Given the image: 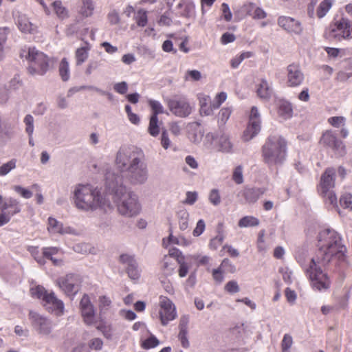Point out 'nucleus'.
I'll list each match as a JSON object with an SVG mask.
<instances>
[{
  "mask_svg": "<svg viewBox=\"0 0 352 352\" xmlns=\"http://www.w3.org/2000/svg\"><path fill=\"white\" fill-rule=\"evenodd\" d=\"M117 173L109 169L105 173V179L112 174L114 183L118 181L124 185L127 182L133 186L143 185L148 179L149 173L143 151L131 146H122L118 150L115 157Z\"/></svg>",
  "mask_w": 352,
  "mask_h": 352,
  "instance_id": "1",
  "label": "nucleus"
},
{
  "mask_svg": "<svg viewBox=\"0 0 352 352\" xmlns=\"http://www.w3.org/2000/svg\"><path fill=\"white\" fill-rule=\"evenodd\" d=\"M113 176L112 174L109 175L104 185L107 192L113 196L119 214L126 217L138 216L142 210L138 195L128 190L120 181L114 183Z\"/></svg>",
  "mask_w": 352,
  "mask_h": 352,
  "instance_id": "2",
  "label": "nucleus"
},
{
  "mask_svg": "<svg viewBox=\"0 0 352 352\" xmlns=\"http://www.w3.org/2000/svg\"><path fill=\"white\" fill-rule=\"evenodd\" d=\"M318 250L313 257L327 265L331 260H344L346 248L342 244L340 234L335 230L325 228L318 236Z\"/></svg>",
  "mask_w": 352,
  "mask_h": 352,
  "instance_id": "3",
  "label": "nucleus"
},
{
  "mask_svg": "<svg viewBox=\"0 0 352 352\" xmlns=\"http://www.w3.org/2000/svg\"><path fill=\"white\" fill-rule=\"evenodd\" d=\"M74 204L84 212H93L98 209L105 212L111 209L109 199L101 189L91 184H78L73 192Z\"/></svg>",
  "mask_w": 352,
  "mask_h": 352,
  "instance_id": "4",
  "label": "nucleus"
},
{
  "mask_svg": "<svg viewBox=\"0 0 352 352\" xmlns=\"http://www.w3.org/2000/svg\"><path fill=\"white\" fill-rule=\"evenodd\" d=\"M296 259L309 277L314 289L323 292L330 287V278L321 269L325 265H322V262L316 258H306L301 255H297Z\"/></svg>",
  "mask_w": 352,
  "mask_h": 352,
  "instance_id": "5",
  "label": "nucleus"
},
{
  "mask_svg": "<svg viewBox=\"0 0 352 352\" xmlns=\"http://www.w3.org/2000/svg\"><path fill=\"white\" fill-rule=\"evenodd\" d=\"M287 156V142L280 135H273L267 138L262 147V157L269 166L282 164Z\"/></svg>",
  "mask_w": 352,
  "mask_h": 352,
  "instance_id": "6",
  "label": "nucleus"
},
{
  "mask_svg": "<svg viewBox=\"0 0 352 352\" xmlns=\"http://www.w3.org/2000/svg\"><path fill=\"white\" fill-rule=\"evenodd\" d=\"M32 297L41 300L42 305L49 313L61 316L65 313V305L53 291H48L41 285H36L30 289Z\"/></svg>",
  "mask_w": 352,
  "mask_h": 352,
  "instance_id": "7",
  "label": "nucleus"
},
{
  "mask_svg": "<svg viewBox=\"0 0 352 352\" xmlns=\"http://www.w3.org/2000/svg\"><path fill=\"white\" fill-rule=\"evenodd\" d=\"M336 170L328 168L322 175L318 186V192L323 197L327 204L333 208L338 207L337 197L333 191L335 187Z\"/></svg>",
  "mask_w": 352,
  "mask_h": 352,
  "instance_id": "8",
  "label": "nucleus"
},
{
  "mask_svg": "<svg viewBox=\"0 0 352 352\" xmlns=\"http://www.w3.org/2000/svg\"><path fill=\"white\" fill-rule=\"evenodd\" d=\"M29 61L28 71L32 75H43L47 70V57L34 47H29L28 52L21 54Z\"/></svg>",
  "mask_w": 352,
  "mask_h": 352,
  "instance_id": "9",
  "label": "nucleus"
},
{
  "mask_svg": "<svg viewBox=\"0 0 352 352\" xmlns=\"http://www.w3.org/2000/svg\"><path fill=\"white\" fill-rule=\"evenodd\" d=\"M326 34L329 38L337 41L351 40L352 39V23L348 18L341 17L329 25Z\"/></svg>",
  "mask_w": 352,
  "mask_h": 352,
  "instance_id": "10",
  "label": "nucleus"
},
{
  "mask_svg": "<svg viewBox=\"0 0 352 352\" xmlns=\"http://www.w3.org/2000/svg\"><path fill=\"white\" fill-rule=\"evenodd\" d=\"M56 283L65 295L74 296L79 290L80 278L78 274L70 273L58 278Z\"/></svg>",
  "mask_w": 352,
  "mask_h": 352,
  "instance_id": "11",
  "label": "nucleus"
},
{
  "mask_svg": "<svg viewBox=\"0 0 352 352\" xmlns=\"http://www.w3.org/2000/svg\"><path fill=\"white\" fill-rule=\"evenodd\" d=\"M159 305V316L161 324L163 326H166L170 321L177 318L176 307L172 300L164 296H160Z\"/></svg>",
  "mask_w": 352,
  "mask_h": 352,
  "instance_id": "12",
  "label": "nucleus"
},
{
  "mask_svg": "<svg viewBox=\"0 0 352 352\" xmlns=\"http://www.w3.org/2000/svg\"><path fill=\"white\" fill-rule=\"evenodd\" d=\"M166 103L170 111L179 118L188 117L193 110V107L186 98L168 99Z\"/></svg>",
  "mask_w": 352,
  "mask_h": 352,
  "instance_id": "13",
  "label": "nucleus"
},
{
  "mask_svg": "<svg viewBox=\"0 0 352 352\" xmlns=\"http://www.w3.org/2000/svg\"><path fill=\"white\" fill-rule=\"evenodd\" d=\"M261 114L256 107L251 108L249 115L248 125L243 134V139L249 141L255 137L261 130Z\"/></svg>",
  "mask_w": 352,
  "mask_h": 352,
  "instance_id": "14",
  "label": "nucleus"
},
{
  "mask_svg": "<svg viewBox=\"0 0 352 352\" xmlns=\"http://www.w3.org/2000/svg\"><path fill=\"white\" fill-rule=\"evenodd\" d=\"M29 318L33 327L42 335H49L52 330V320L47 317L38 314V312L30 311Z\"/></svg>",
  "mask_w": 352,
  "mask_h": 352,
  "instance_id": "15",
  "label": "nucleus"
},
{
  "mask_svg": "<svg viewBox=\"0 0 352 352\" xmlns=\"http://www.w3.org/2000/svg\"><path fill=\"white\" fill-rule=\"evenodd\" d=\"M277 23L282 29L287 33L300 35L303 32V27L301 22L294 18L287 16H280L278 18Z\"/></svg>",
  "mask_w": 352,
  "mask_h": 352,
  "instance_id": "16",
  "label": "nucleus"
},
{
  "mask_svg": "<svg viewBox=\"0 0 352 352\" xmlns=\"http://www.w3.org/2000/svg\"><path fill=\"white\" fill-rule=\"evenodd\" d=\"M80 310L84 322L92 325L96 322L95 309L88 295L84 294L80 302Z\"/></svg>",
  "mask_w": 352,
  "mask_h": 352,
  "instance_id": "17",
  "label": "nucleus"
},
{
  "mask_svg": "<svg viewBox=\"0 0 352 352\" xmlns=\"http://www.w3.org/2000/svg\"><path fill=\"white\" fill-rule=\"evenodd\" d=\"M287 85L289 87H296L301 85L305 80V76L297 64H290L287 67Z\"/></svg>",
  "mask_w": 352,
  "mask_h": 352,
  "instance_id": "18",
  "label": "nucleus"
},
{
  "mask_svg": "<svg viewBox=\"0 0 352 352\" xmlns=\"http://www.w3.org/2000/svg\"><path fill=\"white\" fill-rule=\"evenodd\" d=\"M265 188L245 187L239 193L238 197L243 198V203L253 204L265 192Z\"/></svg>",
  "mask_w": 352,
  "mask_h": 352,
  "instance_id": "19",
  "label": "nucleus"
},
{
  "mask_svg": "<svg viewBox=\"0 0 352 352\" xmlns=\"http://www.w3.org/2000/svg\"><path fill=\"white\" fill-rule=\"evenodd\" d=\"M321 142L335 150L340 155L344 153V146L342 142L338 140L336 135L331 131L323 133Z\"/></svg>",
  "mask_w": 352,
  "mask_h": 352,
  "instance_id": "20",
  "label": "nucleus"
},
{
  "mask_svg": "<svg viewBox=\"0 0 352 352\" xmlns=\"http://www.w3.org/2000/svg\"><path fill=\"white\" fill-rule=\"evenodd\" d=\"M0 210L5 212L10 218L21 211L19 202L12 197L3 199L0 195Z\"/></svg>",
  "mask_w": 352,
  "mask_h": 352,
  "instance_id": "21",
  "label": "nucleus"
},
{
  "mask_svg": "<svg viewBox=\"0 0 352 352\" xmlns=\"http://www.w3.org/2000/svg\"><path fill=\"white\" fill-rule=\"evenodd\" d=\"M197 98L199 105V114L201 116H210L213 115L214 111L213 102L208 94L204 93H199Z\"/></svg>",
  "mask_w": 352,
  "mask_h": 352,
  "instance_id": "22",
  "label": "nucleus"
},
{
  "mask_svg": "<svg viewBox=\"0 0 352 352\" xmlns=\"http://www.w3.org/2000/svg\"><path fill=\"white\" fill-rule=\"evenodd\" d=\"M47 230L50 234H75L76 231L69 226H65L63 223L53 217L48 218Z\"/></svg>",
  "mask_w": 352,
  "mask_h": 352,
  "instance_id": "23",
  "label": "nucleus"
},
{
  "mask_svg": "<svg viewBox=\"0 0 352 352\" xmlns=\"http://www.w3.org/2000/svg\"><path fill=\"white\" fill-rule=\"evenodd\" d=\"M187 130L188 137L192 142L198 144L201 142L204 136V131L201 128L199 122H192L188 123Z\"/></svg>",
  "mask_w": 352,
  "mask_h": 352,
  "instance_id": "24",
  "label": "nucleus"
},
{
  "mask_svg": "<svg viewBox=\"0 0 352 352\" xmlns=\"http://www.w3.org/2000/svg\"><path fill=\"white\" fill-rule=\"evenodd\" d=\"M257 96L262 100H267L272 95L270 83L264 78L261 79L256 85Z\"/></svg>",
  "mask_w": 352,
  "mask_h": 352,
  "instance_id": "25",
  "label": "nucleus"
},
{
  "mask_svg": "<svg viewBox=\"0 0 352 352\" xmlns=\"http://www.w3.org/2000/svg\"><path fill=\"white\" fill-rule=\"evenodd\" d=\"M218 151L223 153H232L234 146L229 135L222 134L217 140Z\"/></svg>",
  "mask_w": 352,
  "mask_h": 352,
  "instance_id": "26",
  "label": "nucleus"
},
{
  "mask_svg": "<svg viewBox=\"0 0 352 352\" xmlns=\"http://www.w3.org/2000/svg\"><path fill=\"white\" fill-rule=\"evenodd\" d=\"M277 113L278 116L284 120L292 118L293 116V107L292 103L287 100L279 101Z\"/></svg>",
  "mask_w": 352,
  "mask_h": 352,
  "instance_id": "27",
  "label": "nucleus"
},
{
  "mask_svg": "<svg viewBox=\"0 0 352 352\" xmlns=\"http://www.w3.org/2000/svg\"><path fill=\"white\" fill-rule=\"evenodd\" d=\"M17 26L20 31L23 33L32 34L35 32L36 27L30 22L28 17L24 14L18 16Z\"/></svg>",
  "mask_w": 352,
  "mask_h": 352,
  "instance_id": "28",
  "label": "nucleus"
},
{
  "mask_svg": "<svg viewBox=\"0 0 352 352\" xmlns=\"http://www.w3.org/2000/svg\"><path fill=\"white\" fill-rule=\"evenodd\" d=\"M233 111L232 107H225L221 108L217 115V124L219 128L225 126Z\"/></svg>",
  "mask_w": 352,
  "mask_h": 352,
  "instance_id": "29",
  "label": "nucleus"
},
{
  "mask_svg": "<svg viewBox=\"0 0 352 352\" xmlns=\"http://www.w3.org/2000/svg\"><path fill=\"white\" fill-rule=\"evenodd\" d=\"M95 3L93 0H82L80 14L85 17H90L94 14Z\"/></svg>",
  "mask_w": 352,
  "mask_h": 352,
  "instance_id": "30",
  "label": "nucleus"
},
{
  "mask_svg": "<svg viewBox=\"0 0 352 352\" xmlns=\"http://www.w3.org/2000/svg\"><path fill=\"white\" fill-rule=\"evenodd\" d=\"M74 344L72 339H67L63 343V347L67 352H89V348L84 343L78 344L72 348Z\"/></svg>",
  "mask_w": 352,
  "mask_h": 352,
  "instance_id": "31",
  "label": "nucleus"
},
{
  "mask_svg": "<svg viewBox=\"0 0 352 352\" xmlns=\"http://www.w3.org/2000/svg\"><path fill=\"white\" fill-rule=\"evenodd\" d=\"M13 135L11 124L0 114V138H10Z\"/></svg>",
  "mask_w": 352,
  "mask_h": 352,
  "instance_id": "32",
  "label": "nucleus"
},
{
  "mask_svg": "<svg viewBox=\"0 0 352 352\" xmlns=\"http://www.w3.org/2000/svg\"><path fill=\"white\" fill-rule=\"evenodd\" d=\"M52 6L54 9L55 14L57 17L60 19H65L69 16V12L67 9L63 6V3L60 0L54 1L52 3Z\"/></svg>",
  "mask_w": 352,
  "mask_h": 352,
  "instance_id": "33",
  "label": "nucleus"
},
{
  "mask_svg": "<svg viewBox=\"0 0 352 352\" xmlns=\"http://www.w3.org/2000/svg\"><path fill=\"white\" fill-rule=\"evenodd\" d=\"M59 75L61 79L66 82L70 78L69 64L66 58H63L58 67Z\"/></svg>",
  "mask_w": 352,
  "mask_h": 352,
  "instance_id": "34",
  "label": "nucleus"
},
{
  "mask_svg": "<svg viewBox=\"0 0 352 352\" xmlns=\"http://www.w3.org/2000/svg\"><path fill=\"white\" fill-rule=\"evenodd\" d=\"M89 50L88 45H86L76 50L75 57L77 65H82L87 59Z\"/></svg>",
  "mask_w": 352,
  "mask_h": 352,
  "instance_id": "35",
  "label": "nucleus"
},
{
  "mask_svg": "<svg viewBox=\"0 0 352 352\" xmlns=\"http://www.w3.org/2000/svg\"><path fill=\"white\" fill-rule=\"evenodd\" d=\"M260 223L258 218L254 216H245L241 218L238 223L240 228L256 227Z\"/></svg>",
  "mask_w": 352,
  "mask_h": 352,
  "instance_id": "36",
  "label": "nucleus"
},
{
  "mask_svg": "<svg viewBox=\"0 0 352 352\" xmlns=\"http://www.w3.org/2000/svg\"><path fill=\"white\" fill-rule=\"evenodd\" d=\"M333 0H323L318 6L316 15L318 18L324 17L332 7Z\"/></svg>",
  "mask_w": 352,
  "mask_h": 352,
  "instance_id": "37",
  "label": "nucleus"
},
{
  "mask_svg": "<svg viewBox=\"0 0 352 352\" xmlns=\"http://www.w3.org/2000/svg\"><path fill=\"white\" fill-rule=\"evenodd\" d=\"M189 213L186 209L180 210L177 213L180 230H185L188 228Z\"/></svg>",
  "mask_w": 352,
  "mask_h": 352,
  "instance_id": "38",
  "label": "nucleus"
},
{
  "mask_svg": "<svg viewBox=\"0 0 352 352\" xmlns=\"http://www.w3.org/2000/svg\"><path fill=\"white\" fill-rule=\"evenodd\" d=\"M160 344V340L153 334L144 340L141 339V346L144 349H150L157 346Z\"/></svg>",
  "mask_w": 352,
  "mask_h": 352,
  "instance_id": "39",
  "label": "nucleus"
},
{
  "mask_svg": "<svg viewBox=\"0 0 352 352\" xmlns=\"http://www.w3.org/2000/svg\"><path fill=\"white\" fill-rule=\"evenodd\" d=\"M63 251L58 247H45L43 248V254L45 258L51 259L56 255H63Z\"/></svg>",
  "mask_w": 352,
  "mask_h": 352,
  "instance_id": "40",
  "label": "nucleus"
},
{
  "mask_svg": "<svg viewBox=\"0 0 352 352\" xmlns=\"http://www.w3.org/2000/svg\"><path fill=\"white\" fill-rule=\"evenodd\" d=\"M16 167V160L12 159L0 166V176H6Z\"/></svg>",
  "mask_w": 352,
  "mask_h": 352,
  "instance_id": "41",
  "label": "nucleus"
},
{
  "mask_svg": "<svg viewBox=\"0 0 352 352\" xmlns=\"http://www.w3.org/2000/svg\"><path fill=\"white\" fill-rule=\"evenodd\" d=\"M148 102L152 111L151 116H155L157 117L159 114L164 113V108L160 102L150 99L148 100Z\"/></svg>",
  "mask_w": 352,
  "mask_h": 352,
  "instance_id": "42",
  "label": "nucleus"
},
{
  "mask_svg": "<svg viewBox=\"0 0 352 352\" xmlns=\"http://www.w3.org/2000/svg\"><path fill=\"white\" fill-rule=\"evenodd\" d=\"M148 133L151 135L156 137L160 133V126L158 125V118L155 116H151L148 126Z\"/></svg>",
  "mask_w": 352,
  "mask_h": 352,
  "instance_id": "43",
  "label": "nucleus"
},
{
  "mask_svg": "<svg viewBox=\"0 0 352 352\" xmlns=\"http://www.w3.org/2000/svg\"><path fill=\"white\" fill-rule=\"evenodd\" d=\"M256 5L254 3L248 2L244 3L238 10L237 12L241 16H252L254 10Z\"/></svg>",
  "mask_w": 352,
  "mask_h": 352,
  "instance_id": "44",
  "label": "nucleus"
},
{
  "mask_svg": "<svg viewBox=\"0 0 352 352\" xmlns=\"http://www.w3.org/2000/svg\"><path fill=\"white\" fill-rule=\"evenodd\" d=\"M28 250L38 264L43 265L45 263V260L43 254V252L41 253L38 247L30 246L28 248Z\"/></svg>",
  "mask_w": 352,
  "mask_h": 352,
  "instance_id": "45",
  "label": "nucleus"
},
{
  "mask_svg": "<svg viewBox=\"0 0 352 352\" xmlns=\"http://www.w3.org/2000/svg\"><path fill=\"white\" fill-rule=\"evenodd\" d=\"M162 269L164 274L166 276L172 275L174 272L175 265L170 262V258L167 256L164 258Z\"/></svg>",
  "mask_w": 352,
  "mask_h": 352,
  "instance_id": "46",
  "label": "nucleus"
},
{
  "mask_svg": "<svg viewBox=\"0 0 352 352\" xmlns=\"http://www.w3.org/2000/svg\"><path fill=\"white\" fill-rule=\"evenodd\" d=\"M252 53L250 52H243L239 55L236 56L230 60V65L233 69L237 68L242 61L251 57Z\"/></svg>",
  "mask_w": 352,
  "mask_h": 352,
  "instance_id": "47",
  "label": "nucleus"
},
{
  "mask_svg": "<svg viewBox=\"0 0 352 352\" xmlns=\"http://www.w3.org/2000/svg\"><path fill=\"white\" fill-rule=\"evenodd\" d=\"M111 305V300L106 296H102L98 299V307L101 314H104L107 311Z\"/></svg>",
  "mask_w": 352,
  "mask_h": 352,
  "instance_id": "48",
  "label": "nucleus"
},
{
  "mask_svg": "<svg viewBox=\"0 0 352 352\" xmlns=\"http://www.w3.org/2000/svg\"><path fill=\"white\" fill-rule=\"evenodd\" d=\"M208 200L212 205L219 206L221 201L219 190L216 188L212 189L208 194Z\"/></svg>",
  "mask_w": 352,
  "mask_h": 352,
  "instance_id": "49",
  "label": "nucleus"
},
{
  "mask_svg": "<svg viewBox=\"0 0 352 352\" xmlns=\"http://www.w3.org/2000/svg\"><path fill=\"white\" fill-rule=\"evenodd\" d=\"M135 19L138 26L144 27L147 24V12L143 9L139 10L135 16Z\"/></svg>",
  "mask_w": 352,
  "mask_h": 352,
  "instance_id": "50",
  "label": "nucleus"
},
{
  "mask_svg": "<svg viewBox=\"0 0 352 352\" xmlns=\"http://www.w3.org/2000/svg\"><path fill=\"white\" fill-rule=\"evenodd\" d=\"M187 258L195 261L197 266L206 265L209 263L210 260V258L208 256L201 255L199 254L189 255Z\"/></svg>",
  "mask_w": 352,
  "mask_h": 352,
  "instance_id": "51",
  "label": "nucleus"
},
{
  "mask_svg": "<svg viewBox=\"0 0 352 352\" xmlns=\"http://www.w3.org/2000/svg\"><path fill=\"white\" fill-rule=\"evenodd\" d=\"M232 180L236 184H241L243 182V167L237 166L232 173Z\"/></svg>",
  "mask_w": 352,
  "mask_h": 352,
  "instance_id": "52",
  "label": "nucleus"
},
{
  "mask_svg": "<svg viewBox=\"0 0 352 352\" xmlns=\"http://www.w3.org/2000/svg\"><path fill=\"white\" fill-rule=\"evenodd\" d=\"M126 271L129 276L133 280L138 279L140 276V270L138 267V264L135 262L133 264H130V266L126 267Z\"/></svg>",
  "mask_w": 352,
  "mask_h": 352,
  "instance_id": "53",
  "label": "nucleus"
},
{
  "mask_svg": "<svg viewBox=\"0 0 352 352\" xmlns=\"http://www.w3.org/2000/svg\"><path fill=\"white\" fill-rule=\"evenodd\" d=\"M74 251L82 253V254H87V253H91L92 250H94V248L89 243H81L76 244L74 247Z\"/></svg>",
  "mask_w": 352,
  "mask_h": 352,
  "instance_id": "54",
  "label": "nucleus"
},
{
  "mask_svg": "<svg viewBox=\"0 0 352 352\" xmlns=\"http://www.w3.org/2000/svg\"><path fill=\"white\" fill-rule=\"evenodd\" d=\"M293 344L292 337L289 334H285L281 342L282 352H289V349Z\"/></svg>",
  "mask_w": 352,
  "mask_h": 352,
  "instance_id": "55",
  "label": "nucleus"
},
{
  "mask_svg": "<svg viewBox=\"0 0 352 352\" xmlns=\"http://www.w3.org/2000/svg\"><path fill=\"white\" fill-rule=\"evenodd\" d=\"M227 94L224 91H221L217 94L214 99L213 102V108L216 109H219L220 106L227 99Z\"/></svg>",
  "mask_w": 352,
  "mask_h": 352,
  "instance_id": "56",
  "label": "nucleus"
},
{
  "mask_svg": "<svg viewBox=\"0 0 352 352\" xmlns=\"http://www.w3.org/2000/svg\"><path fill=\"white\" fill-rule=\"evenodd\" d=\"M13 190L20 195L22 197L25 199H30L32 197V192L30 190L25 188L19 185H16L12 187Z\"/></svg>",
  "mask_w": 352,
  "mask_h": 352,
  "instance_id": "57",
  "label": "nucleus"
},
{
  "mask_svg": "<svg viewBox=\"0 0 352 352\" xmlns=\"http://www.w3.org/2000/svg\"><path fill=\"white\" fill-rule=\"evenodd\" d=\"M345 121V118L342 116H333L328 119L329 123L336 128L344 126Z\"/></svg>",
  "mask_w": 352,
  "mask_h": 352,
  "instance_id": "58",
  "label": "nucleus"
},
{
  "mask_svg": "<svg viewBox=\"0 0 352 352\" xmlns=\"http://www.w3.org/2000/svg\"><path fill=\"white\" fill-rule=\"evenodd\" d=\"M198 199V192L196 191H187L186 192V199L183 203L187 205H193Z\"/></svg>",
  "mask_w": 352,
  "mask_h": 352,
  "instance_id": "59",
  "label": "nucleus"
},
{
  "mask_svg": "<svg viewBox=\"0 0 352 352\" xmlns=\"http://www.w3.org/2000/svg\"><path fill=\"white\" fill-rule=\"evenodd\" d=\"M340 203L344 208L352 210V195L344 194L342 195L340 199Z\"/></svg>",
  "mask_w": 352,
  "mask_h": 352,
  "instance_id": "60",
  "label": "nucleus"
},
{
  "mask_svg": "<svg viewBox=\"0 0 352 352\" xmlns=\"http://www.w3.org/2000/svg\"><path fill=\"white\" fill-rule=\"evenodd\" d=\"M224 289L230 294H236L240 288L236 280H230L225 285Z\"/></svg>",
  "mask_w": 352,
  "mask_h": 352,
  "instance_id": "61",
  "label": "nucleus"
},
{
  "mask_svg": "<svg viewBox=\"0 0 352 352\" xmlns=\"http://www.w3.org/2000/svg\"><path fill=\"white\" fill-rule=\"evenodd\" d=\"M179 267L178 270L179 276L181 278H184L186 276L188 273L190 265L189 264L184 260H180L178 263Z\"/></svg>",
  "mask_w": 352,
  "mask_h": 352,
  "instance_id": "62",
  "label": "nucleus"
},
{
  "mask_svg": "<svg viewBox=\"0 0 352 352\" xmlns=\"http://www.w3.org/2000/svg\"><path fill=\"white\" fill-rule=\"evenodd\" d=\"M224 270L219 266L217 269H214L212 271V278L214 281L217 283H221L224 279Z\"/></svg>",
  "mask_w": 352,
  "mask_h": 352,
  "instance_id": "63",
  "label": "nucleus"
},
{
  "mask_svg": "<svg viewBox=\"0 0 352 352\" xmlns=\"http://www.w3.org/2000/svg\"><path fill=\"white\" fill-rule=\"evenodd\" d=\"M24 123L25 124V131L28 135L33 134L34 132V118L31 115L25 116L24 118Z\"/></svg>",
  "mask_w": 352,
  "mask_h": 352,
  "instance_id": "64",
  "label": "nucleus"
}]
</instances>
